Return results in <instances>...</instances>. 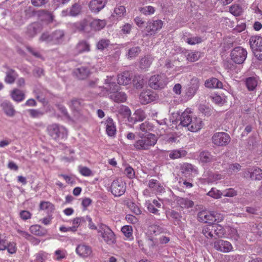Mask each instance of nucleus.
<instances>
[{"mask_svg":"<svg viewBox=\"0 0 262 262\" xmlns=\"http://www.w3.org/2000/svg\"><path fill=\"white\" fill-rule=\"evenodd\" d=\"M114 76H107L105 80V89L108 93V97L114 101L118 103L124 102L126 100L127 96L125 93L119 91V86L116 84Z\"/></svg>","mask_w":262,"mask_h":262,"instance_id":"nucleus-1","label":"nucleus"},{"mask_svg":"<svg viewBox=\"0 0 262 262\" xmlns=\"http://www.w3.org/2000/svg\"><path fill=\"white\" fill-rule=\"evenodd\" d=\"M180 125L187 127L191 132H196L200 130L203 126V122L201 118H198L188 111L184 112L180 118Z\"/></svg>","mask_w":262,"mask_h":262,"instance_id":"nucleus-2","label":"nucleus"},{"mask_svg":"<svg viewBox=\"0 0 262 262\" xmlns=\"http://www.w3.org/2000/svg\"><path fill=\"white\" fill-rule=\"evenodd\" d=\"M64 32L62 30H56L51 33L48 32L42 33L39 37V42L57 45L61 44L64 39Z\"/></svg>","mask_w":262,"mask_h":262,"instance_id":"nucleus-3","label":"nucleus"},{"mask_svg":"<svg viewBox=\"0 0 262 262\" xmlns=\"http://www.w3.org/2000/svg\"><path fill=\"white\" fill-rule=\"evenodd\" d=\"M202 233L207 239L221 238L224 236L225 230L220 225L211 224L206 225L203 227Z\"/></svg>","mask_w":262,"mask_h":262,"instance_id":"nucleus-4","label":"nucleus"},{"mask_svg":"<svg viewBox=\"0 0 262 262\" xmlns=\"http://www.w3.org/2000/svg\"><path fill=\"white\" fill-rule=\"evenodd\" d=\"M157 141V139L155 135L149 134L137 140L134 145L137 150H148L156 144Z\"/></svg>","mask_w":262,"mask_h":262,"instance_id":"nucleus-5","label":"nucleus"},{"mask_svg":"<svg viewBox=\"0 0 262 262\" xmlns=\"http://www.w3.org/2000/svg\"><path fill=\"white\" fill-rule=\"evenodd\" d=\"M47 131L48 134L55 140L66 137L68 134L64 127L57 124L49 125L47 127Z\"/></svg>","mask_w":262,"mask_h":262,"instance_id":"nucleus-6","label":"nucleus"},{"mask_svg":"<svg viewBox=\"0 0 262 262\" xmlns=\"http://www.w3.org/2000/svg\"><path fill=\"white\" fill-rule=\"evenodd\" d=\"M231 60L236 64H242L246 60L247 56V50L242 47L234 48L231 52Z\"/></svg>","mask_w":262,"mask_h":262,"instance_id":"nucleus-7","label":"nucleus"},{"mask_svg":"<svg viewBox=\"0 0 262 262\" xmlns=\"http://www.w3.org/2000/svg\"><path fill=\"white\" fill-rule=\"evenodd\" d=\"M98 232L107 244L112 245L115 243V236L112 230L105 225L101 224L99 226Z\"/></svg>","mask_w":262,"mask_h":262,"instance_id":"nucleus-8","label":"nucleus"},{"mask_svg":"<svg viewBox=\"0 0 262 262\" xmlns=\"http://www.w3.org/2000/svg\"><path fill=\"white\" fill-rule=\"evenodd\" d=\"M167 84L165 76L162 75H155L149 79V85L155 90L162 89Z\"/></svg>","mask_w":262,"mask_h":262,"instance_id":"nucleus-9","label":"nucleus"},{"mask_svg":"<svg viewBox=\"0 0 262 262\" xmlns=\"http://www.w3.org/2000/svg\"><path fill=\"white\" fill-rule=\"evenodd\" d=\"M229 135L224 132L216 133L212 137V141L213 144L217 146H226L230 141Z\"/></svg>","mask_w":262,"mask_h":262,"instance_id":"nucleus-10","label":"nucleus"},{"mask_svg":"<svg viewBox=\"0 0 262 262\" xmlns=\"http://www.w3.org/2000/svg\"><path fill=\"white\" fill-rule=\"evenodd\" d=\"M111 189L115 196H120L125 191V184L120 180H114L112 183Z\"/></svg>","mask_w":262,"mask_h":262,"instance_id":"nucleus-11","label":"nucleus"},{"mask_svg":"<svg viewBox=\"0 0 262 262\" xmlns=\"http://www.w3.org/2000/svg\"><path fill=\"white\" fill-rule=\"evenodd\" d=\"M163 26V22L161 20H150L147 22L146 27L147 32L146 35H154L159 30H160Z\"/></svg>","mask_w":262,"mask_h":262,"instance_id":"nucleus-12","label":"nucleus"},{"mask_svg":"<svg viewBox=\"0 0 262 262\" xmlns=\"http://www.w3.org/2000/svg\"><path fill=\"white\" fill-rule=\"evenodd\" d=\"M213 248L216 250L223 253L229 252L233 249V247L229 242L221 239L213 242Z\"/></svg>","mask_w":262,"mask_h":262,"instance_id":"nucleus-13","label":"nucleus"},{"mask_svg":"<svg viewBox=\"0 0 262 262\" xmlns=\"http://www.w3.org/2000/svg\"><path fill=\"white\" fill-rule=\"evenodd\" d=\"M198 220L201 222L212 224L216 220V215L206 210L200 211L198 214Z\"/></svg>","mask_w":262,"mask_h":262,"instance_id":"nucleus-14","label":"nucleus"},{"mask_svg":"<svg viewBox=\"0 0 262 262\" xmlns=\"http://www.w3.org/2000/svg\"><path fill=\"white\" fill-rule=\"evenodd\" d=\"M106 2L107 0H92L89 4L90 9L92 12L98 13L104 7Z\"/></svg>","mask_w":262,"mask_h":262,"instance_id":"nucleus-15","label":"nucleus"},{"mask_svg":"<svg viewBox=\"0 0 262 262\" xmlns=\"http://www.w3.org/2000/svg\"><path fill=\"white\" fill-rule=\"evenodd\" d=\"M199 85L200 83L198 79H192L191 80L190 84L186 91V95L189 98H192L195 94L199 88Z\"/></svg>","mask_w":262,"mask_h":262,"instance_id":"nucleus-16","label":"nucleus"},{"mask_svg":"<svg viewBox=\"0 0 262 262\" xmlns=\"http://www.w3.org/2000/svg\"><path fill=\"white\" fill-rule=\"evenodd\" d=\"M155 98L154 93L149 90L142 92L139 96L140 101L143 104H146L154 101Z\"/></svg>","mask_w":262,"mask_h":262,"instance_id":"nucleus-17","label":"nucleus"},{"mask_svg":"<svg viewBox=\"0 0 262 262\" xmlns=\"http://www.w3.org/2000/svg\"><path fill=\"white\" fill-rule=\"evenodd\" d=\"M249 43L252 50L262 52V37L252 36L250 39Z\"/></svg>","mask_w":262,"mask_h":262,"instance_id":"nucleus-18","label":"nucleus"},{"mask_svg":"<svg viewBox=\"0 0 262 262\" xmlns=\"http://www.w3.org/2000/svg\"><path fill=\"white\" fill-rule=\"evenodd\" d=\"M199 162L203 165L207 163H209L214 161V157L211 152L208 151H201L198 158Z\"/></svg>","mask_w":262,"mask_h":262,"instance_id":"nucleus-19","label":"nucleus"},{"mask_svg":"<svg viewBox=\"0 0 262 262\" xmlns=\"http://www.w3.org/2000/svg\"><path fill=\"white\" fill-rule=\"evenodd\" d=\"M41 30L42 27L39 23H34L28 26L26 34L28 36L33 37L40 32Z\"/></svg>","mask_w":262,"mask_h":262,"instance_id":"nucleus-20","label":"nucleus"},{"mask_svg":"<svg viewBox=\"0 0 262 262\" xmlns=\"http://www.w3.org/2000/svg\"><path fill=\"white\" fill-rule=\"evenodd\" d=\"M76 251L80 256L82 257H88L92 253L91 247L85 244L79 245L76 248Z\"/></svg>","mask_w":262,"mask_h":262,"instance_id":"nucleus-21","label":"nucleus"},{"mask_svg":"<svg viewBox=\"0 0 262 262\" xmlns=\"http://www.w3.org/2000/svg\"><path fill=\"white\" fill-rule=\"evenodd\" d=\"M247 172L249 174L250 178L252 180L262 179V170L257 167L249 168Z\"/></svg>","mask_w":262,"mask_h":262,"instance_id":"nucleus-22","label":"nucleus"},{"mask_svg":"<svg viewBox=\"0 0 262 262\" xmlns=\"http://www.w3.org/2000/svg\"><path fill=\"white\" fill-rule=\"evenodd\" d=\"M132 75L129 72L125 71L118 76V83L120 85H127L131 82Z\"/></svg>","mask_w":262,"mask_h":262,"instance_id":"nucleus-23","label":"nucleus"},{"mask_svg":"<svg viewBox=\"0 0 262 262\" xmlns=\"http://www.w3.org/2000/svg\"><path fill=\"white\" fill-rule=\"evenodd\" d=\"M106 132L108 136L110 137L114 136L116 133V127L113 120L108 118L105 121Z\"/></svg>","mask_w":262,"mask_h":262,"instance_id":"nucleus-24","label":"nucleus"},{"mask_svg":"<svg viewBox=\"0 0 262 262\" xmlns=\"http://www.w3.org/2000/svg\"><path fill=\"white\" fill-rule=\"evenodd\" d=\"M89 51L90 45L86 41L84 40L79 41L76 45L75 49V53L77 54Z\"/></svg>","mask_w":262,"mask_h":262,"instance_id":"nucleus-25","label":"nucleus"},{"mask_svg":"<svg viewBox=\"0 0 262 262\" xmlns=\"http://www.w3.org/2000/svg\"><path fill=\"white\" fill-rule=\"evenodd\" d=\"M206 87L211 89L221 88L223 86L222 83L217 78H211L207 80L205 82Z\"/></svg>","mask_w":262,"mask_h":262,"instance_id":"nucleus-26","label":"nucleus"},{"mask_svg":"<svg viewBox=\"0 0 262 262\" xmlns=\"http://www.w3.org/2000/svg\"><path fill=\"white\" fill-rule=\"evenodd\" d=\"M187 152L183 149H179L176 150H172L170 151L169 157L171 159H176L178 158H182L186 156Z\"/></svg>","mask_w":262,"mask_h":262,"instance_id":"nucleus-27","label":"nucleus"},{"mask_svg":"<svg viewBox=\"0 0 262 262\" xmlns=\"http://www.w3.org/2000/svg\"><path fill=\"white\" fill-rule=\"evenodd\" d=\"M1 106L7 115L13 116L14 115L15 110L10 102L5 101L2 103Z\"/></svg>","mask_w":262,"mask_h":262,"instance_id":"nucleus-28","label":"nucleus"},{"mask_svg":"<svg viewBox=\"0 0 262 262\" xmlns=\"http://www.w3.org/2000/svg\"><path fill=\"white\" fill-rule=\"evenodd\" d=\"M91 27L95 30H100L106 25L104 19H96L90 23Z\"/></svg>","mask_w":262,"mask_h":262,"instance_id":"nucleus-29","label":"nucleus"},{"mask_svg":"<svg viewBox=\"0 0 262 262\" xmlns=\"http://www.w3.org/2000/svg\"><path fill=\"white\" fill-rule=\"evenodd\" d=\"M90 23V21L88 20V19L84 18L80 21L74 23L73 25V27L76 30L79 31H85Z\"/></svg>","mask_w":262,"mask_h":262,"instance_id":"nucleus-30","label":"nucleus"},{"mask_svg":"<svg viewBox=\"0 0 262 262\" xmlns=\"http://www.w3.org/2000/svg\"><path fill=\"white\" fill-rule=\"evenodd\" d=\"M245 83L249 91H253L258 84V79L256 77H250L246 79Z\"/></svg>","mask_w":262,"mask_h":262,"instance_id":"nucleus-31","label":"nucleus"},{"mask_svg":"<svg viewBox=\"0 0 262 262\" xmlns=\"http://www.w3.org/2000/svg\"><path fill=\"white\" fill-rule=\"evenodd\" d=\"M74 73L79 79H83L88 76L90 74V71L88 68L82 67L77 69Z\"/></svg>","mask_w":262,"mask_h":262,"instance_id":"nucleus-32","label":"nucleus"},{"mask_svg":"<svg viewBox=\"0 0 262 262\" xmlns=\"http://www.w3.org/2000/svg\"><path fill=\"white\" fill-rule=\"evenodd\" d=\"M39 15L42 19L46 20L48 23H51L54 20V15L52 13L47 10H41L39 12Z\"/></svg>","mask_w":262,"mask_h":262,"instance_id":"nucleus-33","label":"nucleus"},{"mask_svg":"<svg viewBox=\"0 0 262 262\" xmlns=\"http://www.w3.org/2000/svg\"><path fill=\"white\" fill-rule=\"evenodd\" d=\"M201 57V53L198 51H191L186 54V59L190 62L198 60Z\"/></svg>","mask_w":262,"mask_h":262,"instance_id":"nucleus-34","label":"nucleus"},{"mask_svg":"<svg viewBox=\"0 0 262 262\" xmlns=\"http://www.w3.org/2000/svg\"><path fill=\"white\" fill-rule=\"evenodd\" d=\"M30 230L32 233L38 236H43L47 233V231L45 229L38 225L31 226Z\"/></svg>","mask_w":262,"mask_h":262,"instance_id":"nucleus-35","label":"nucleus"},{"mask_svg":"<svg viewBox=\"0 0 262 262\" xmlns=\"http://www.w3.org/2000/svg\"><path fill=\"white\" fill-rule=\"evenodd\" d=\"M121 231L125 236L126 239L129 241L133 239V228L131 226H124L121 228Z\"/></svg>","mask_w":262,"mask_h":262,"instance_id":"nucleus-36","label":"nucleus"},{"mask_svg":"<svg viewBox=\"0 0 262 262\" xmlns=\"http://www.w3.org/2000/svg\"><path fill=\"white\" fill-rule=\"evenodd\" d=\"M227 172L229 175L235 174L241 170V166L238 163L229 164L226 168Z\"/></svg>","mask_w":262,"mask_h":262,"instance_id":"nucleus-37","label":"nucleus"},{"mask_svg":"<svg viewBox=\"0 0 262 262\" xmlns=\"http://www.w3.org/2000/svg\"><path fill=\"white\" fill-rule=\"evenodd\" d=\"M178 203L182 208H191L194 205L193 202L187 198H180L178 199Z\"/></svg>","mask_w":262,"mask_h":262,"instance_id":"nucleus-38","label":"nucleus"},{"mask_svg":"<svg viewBox=\"0 0 262 262\" xmlns=\"http://www.w3.org/2000/svg\"><path fill=\"white\" fill-rule=\"evenodd\" d=\"M133 81L134 86L137 89H142L146 82L143 79V77L140 75L135 76Z\"/></svg>","mask_w":262,"mask_h":262,"instance_id":"nucleus-39","label":"nucleus"},{"mask_svg":"<svg viewBox=\"0 0 262 262\" xmlns=\"http://www.w3.org/2000/svg\"><path fill=\"white\" fill-rule=\"evenodd\" d=\"M183 38L184 41L190 45L200 43L202 41V38L199 36H184Z\"/></svg>","mask_w":262,"mask_h":262,"instance_id":"nucleus-40","label":"nucleus"},{"mask_svg":"<svg viewBox=\"0 0 262 262\" xmlns=\"http://www.w3.org/2000/svg\"><path fill=\"white\" fill-rule=\"evenodd\" d=\"M229 12L235 16H238L243 13V9L241 6L234 4L229 8Z\"/></svg>","mask_w":262,"mask_h":262,"instance_id":"nucleus-41","label":"nucleus"},{"mask_svg":"<svg viewBox=\"0 0 262 262\" xmlns=\"http://www.w3.org/2000/svg\"><path fill=\"white\" fill-rule=\"evenodd\" d=\"M181 169L183 171L190 172L194 174H198V168L194 165L189 163H184L181 166Z\"/></svg>","mask_w":262,"mask_h":262,"instance_id":"nucleus-42","label":"nucleus"},{"mask_svg":"<svg viewBox=\"0 0 262 262\" xmlns=\"http://www.w3.org/2000/svg\"><path fill=\"white\" fill-rule=\"evenodd\" d=\"M117 112L123 117H128L131 114L130 109L127 106L122 105L118 107Z\"/></svg>","mask_w":262,"mask_h":262,"instance_id":"nucleus-43","label":"nucleus"},{"mask_svg":"<svg viewBox=\"0 0 262 262\" xmlns=\"http://www.w3.org/2000/svg\"><path fill=\"white\" fill-rule=\"evenodd\" d=\"M151 58L148 56L142 58L140 62V67L142 69H146L149 68L151 63Z\"/></svg>","mask_w":262,"mask_h":262,"instance_id":"nucleus-44","label":"nucleus"},{"mask_svg":"<svg viewBox=\"0 0 262 262\" xmlns=\"http://www.w3.org/2000/svg\"><path fill=\"white\" fill-rule=\"evenodd\" d=\"M126 9L123 6H119L117 7L114 9V16L118 17V18H122L125 14Z\"/></svg>","mask_w":262,"mask_h":262,"instance_id":"nucleus-45","label":"nucleus"},{"mask_svg":"<svg viewBox=\"0 0 262 262\" xmlns=\"http://www.w3.org/2000/svg\"><path fill=\"white\" fill-rule=\"evenodd\" d=\"M140 12L145 15H149L154 14L155 12L154 7L151 6H147L141 7L139 9Z\"/></svg>","mask_w":262,"mask_h":262,"instance_id":"nucleus-46","label":"nucleus"},{"mask_svg":"<svg viewBox=\"0 0 262 262\" xmlns=\"http://www.w3.org/2000/svg\"><path fill=\"white\" fill-rule=\"evenodd\" d=\"M39 208L41 210H46L52 211L54 209V205L49 202L42 201L40 203Z\"/></svg>","mask_w":262,"mask_h":262,"instance_id":"nucleus-47","label":"nucleus"},{"mask_svg":"<svg viewBox=\"0 0 262 262\" xmlns=\"http://www.w3.org/2000/svg\"><path fill=\"white\" fill-rule=\"evenodd\" d=\"M207 194L214 199H217L221 197L222 193L221 191L215 188H212L207 193Z\"/></svg>","mask_w":262,"mask_h":262,"instance_id":"nucleus-48","label":"nucleus"},{"mask_svg":"<svg viewBox=\"0 0 262 262\" xmlns=\"http://www.w3.org/2000/svg\"><path fill=\"white\" fill-rule=\"evenodd\" d=\"M154 126L148 121H145L140 125V129L143 132L152 131Z\"/></svg>","mask_w":262,"mask_h":262,"instance_id":"nucleus-49","label":"nucleus"},{"mask_svg":"<svg viewBox=\"0 0 262 262\" xmlns=\"http://www.w3.org/2000/svg\"><path fill=\"white\" fill-rule=\"evenodd\" d=\"M110 43V41L108 39L102 38L98 42L97 45V49L103 50L108 46Z\"/></svg>","mask_w":262,"mask_h":262,"instance_id":"nucleus-50","label":"nucleus"},{"mask_svg":"<svg viewBox=\"0 0 262 262\" xmlns=\"http://www.w3.org/2000/svg\"><path fill=\"white\" fill-rule=\"evenodd\" d=\"M167 216L172 218L178 224L180 221L182 216L175 211H169L167 213Z\"/></svg>","mask_w":262,"mask_h":262,"instance_id":"nucleus-51","label":"nucleus"},{"mask_svg":"<svg viewBox=\"0 0 262 262\" xmlns=\"http://www.w3.org/2000/svg\"><path fill=\"white\" fill-rule=\"evenodd\" d=\"M140 52V49L139 47H135L128 50V58H133L137 56Z\"/></svg>","mask_w":262,"mask_h":262,"instance_id":"nucleus-52","label":"nucleus"},{"mask_svg":"<svg viewBox=\"0 0 262 262\" xmlns=\"http://www.w3.org/2000/svg\"><path fill=\"white\" fill-rule=\"evenodd\" d=\"M150 233L155 235L159 234L163 232V229L157 225H151L149 228Z\"/></svg>","mask_w":262,"mask_h":262,"instance_id":"nucleus-53","label":"nucleus"},{"mask_svg":"<svg viewBox=\"0 0 262 262\" xmlns=\"http://www.w3.org/2000/svg\"><path fill=\"white\" fill-rule=\"evenodd\" d=\"M78 169L80 173L83 176L89 177L93 175L91 170L87 167L80 166Z\"/></svg>","mask_w":262,"mask_h":262,"instance_id":"nucleus-54","label":"nucleus"},{"mask_svg":"<svg viewBox=\"0 0 262 262\" xmlns=\"http://www.w3.org/2000/svg\"><path fill=\"white\" fill-rule=\"evenodd\" d=\"M224 178V176L218 173H215L211 174L208 178V182L209 183H212L215 181L221 180Z\"/></svg>","mask_w":262,"mask_h":262,"instance_id":"nucleus-55","label":"nucleus"},{"mask_svg":"<svg viewBox=\"0 0 262 262\" xmlns=\"http://www.w3.org/2000/svg\"><path fill=\"white\" fill-rule=\"evenodd\" d=\"M222 193V195L227 197H233L237 194L236 191L231 188L224 190Z\"/></svg>","mask_w":262,"mask_h":262,"instance_id":"nucleus-56","label":"nucleus"},{"mask_svg":"<svg viewBox=\"0 0 262 262\" xmlns=\"http://www.w3.org/2000/svg\"><path fill=\"white\" fill-rule=\"evenodd\" d=\"M80 12V6L78 4H75L72 6L69 12V14L71 16H75L79 14Z\"/></svg>","mask_w":262,"mask_h":262,"instance_id":"nucleus-57","label":"nucleus"},{"mask_svg":"<svg viewBox=\"0 0 262 262\" xmlns=\"http://www.w3.org/2000/svg\"><path fill=\"white\" fill-rule=\"evenodd\" d=\"M136 121H141L145 119L146 117L144 112L142 110H138L135 112Z\"/></svg>","mask_w":262,"mask_h":262,"instance_id":"nucleus-58","label":"nucleus"},{"mask_svg":"<svg viewBox=\"0 0 262 262\" xmlns=\"http://www.w3.org/2000/svg\"><path fill=\"white\" fill-rule=\"evenodd\" d=\"M124 173L129 179L134 178L135 175L133 168L129 166H127L125 167L124 169Z\"/></svg>","mask_w":262,"mask_h":262,"instance_id":"nucleus-59","label":"nucleus"},{"mask_svg":"<svg viewBox=\"0 0 262 262\" xmlns=\"http://www.w3.org/2000/svg\"><path fill=\"white\" fill-rule=\"evenodd\" d=\"M55 255L56 256V259L60 260L66 257L67 252L64 250L58 249L55 252Z\"/></svg>","mask_w":262,"mask_h":262,"instance_id":"nucleus-60","label":"nucleus"},{"mask_svg":"<svg viewBox=\"0 0 262 262\" xmlns=\"http://www.w3.org/2000/svg\"><path fill=\"white\" fill-rule=\"evenodd\" d=\"M229 234L231 238H233L235 241H237L239 237L237 230L233 228H230L229 230Z\"/></svg>","mask_w":262,"mask_h":262,"instance_id":"nucleus-61","label":"nucleus"},{"mask_svg":"<svg viewBox=\"0 0 262 262\" xmlns=\"http://www.w3.org/2000/svg\"><path fill=\"white\" fill-rule=\"evenodd\" d=\"M28 112L32 118H39L43 115L42 112L37 110H29Z\"/></svg>","mask_w":262,"mask_h":262,"instance_id":"nucleus-62","label":"nucleus"},{"mask_svg":"<svg viewBox=\"0 0 262 262\" xmlns=\"http://www.w3.org/2000/svg\"><path fill=\"white\" fill-rule=\"evenodd\" d=\"M14 72V71H10L7 73V75L5 78L6 82L8 83H12L14 82L15 77L12 75V73Z\"/></svg>","mask_w":262,"mask_h":262,"instance_id":"nucleus-63","label":"nucleus"},{"mask_svg":"<svg viewBox=\"0 0 262 262\" xmlns=\"http://www.w3.org/2000/svg\"><path fill=\"white\" fill-rule=\"evenodd\" d=\"M80 102L77 99H73L71 101L70 106L74 110L78 109L80 106Z\"/></svg>","mask_w":262,"mask_h":262,"instance_id":"nucleus-64","label":"nucleus"}]
</instances>
